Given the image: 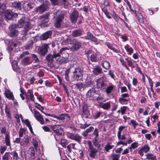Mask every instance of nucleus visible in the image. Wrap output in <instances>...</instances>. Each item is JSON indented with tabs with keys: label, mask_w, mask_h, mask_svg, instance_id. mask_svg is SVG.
Masks as SVG:
<instances>
[{
	"label": "nucleus",
	"mask_w": 160,
	"mask_h": 160,
	"mask_svg": "<svg viewBox=\"0 0 160 160\" xmlns=\"http://www.w3.org/2000/svg\"><path fill=\"white\" fill-rule=\"evenodd\" d=\"M7 147L6 146H1L0 148V153L1 154H3L6 150L7 149Z\"/></svg>",
	"instance_id": "6e6d98bb"
},
{
	"label": "nucleus",
	"mask_w": 160,
	"mask_h": 160,
	"mask_svg": "<svg viewBox=\"0 0 160 160\" xmlns=\"http://www.w3.org/2000/svg\"><path fill=\"white\" fill-rule=\"evenodd\" d=\"M124 48L126 51L129 53L131 54L133 52V49L132 47H130L129 45L127 44L124 46Z\"/></svg>",
	"instance_id": "ea45409f"
},
{
	"label": "nucleus",
	"mask_w": 160,
	"mask_h": 160,
	"mask_svg": "<svg viewBox=\"0 0 160 160\" xmlns=\"http://www.w3.org/2000/svg\"><path fill=\"white\" fill-rule=\"evenodd\" d=\"M10 156L9 152H6L2 157V160H9Z\"/></svg>",
	"instance_id": "a19ab883"
},
{
	"label": "nucleus",
	"mask_w": 160,
	"mask_h": 160,
	"mask_svg": "<svg viewBox=\"0 0 160 160\" xmlns=\"http://www.w3.org/2000/svg\"><path fill=\"white\" fill-rule=\"evenodd\" d=\"M87 144L89 150L94 148H93V146L92 144V142L90 141H88Z\"/></svg>",
	"instance_id": "774afa93"
},
{
	"label": "nucleus",
	"mask_w": 160,
	"mask_h": 160,
	"mask_svg": "<svg viewBox=\"0 0 160 160\" xmlns=\"http://www.w3.org/2000/svg\"><path fill=\"white\" fill-rule=\"evenodd\" d=\"M98 129L96 128H95L93 134L95 136V137L94 138V140L95 141L98 140Z\"/></svg>",
	"instance_id": "49530a36"
},
{
	"label": "nucleus",
	"mask_w": 160,
	"mask_h": 160,
	"mask_svg": "<svg viewBox=\"0 0 160 160\" xmlns=\"http://www.w3.org/2000/svg\"><path fill=\"white\" fill-rule=\"evenodd\" d=\"M101 112L99 111L97 112L94 116V118L95 119H97L99 117L101 114Z\"/></svg>",
	"instance_id": "0e129e2a"
},
{
	"label": "nucleus",
	"mask_w": 160,
	"mask_h": 160,
	"mask_svg": "<svg viewBox=\"0 0 160 160\" xmlns=\"http://www.w3.org/2000/svg\"><path fill=\"white\" fill-rule=\"evenodd\" d=\"M92 35L90 32H87V36L83 37H81V38H84L87 40H90Z\"/></svg>",
	"instance_id": "de8ad7c7"
},
{
	"label": "nucleus",
	"mask_w": 160,
	"mask_h": 160,
	"mask_svg": "<svg viewBox=\"0 0 160 160\" xmlns=\"http://www.w3.org/2000/svg\"><path fill=\"white\" fill-rule=\"evenodd\" d=\"M48 5L43 4L36 8L35 12L39 13H42L48 9Z\"/></svg>",
	"instance_id": "9d476101"
},
{
	"label": "nucleus",
	"mask_w": 160,
	"mask_h": 160,
	"mask_svg": "<svg viewBox=\"0 0 160 160\" xmlns=\"http://www.w3.org/2000/svg\"><path fill=\"white\" fill-rule=\"evenodd\" d=\"M73 78L74 80L77 81L81 79L82 78L83 75L82 70L79 68H76L74 71L73 72Z\"/></svg>",
	"instance_id": "20e7f679"
},
{
	"label": "nucleus",
	"mask_w": 160,
	"mask_h": 160,
	"mask_svg": "<svg viewBox=\"0 0 160 160\" xmlns=\"http://www.w3.org/2000/svg\"><path fill=\"white\" fill-rule=\"evenodd\" d=\"M99 107L104 110H108L111 107V102H108L106 103H101Z\"/></svg>",
	"instance_id": "412c9836"
},
{
	"label": "nucleus",
	"mask_w": 160,
	"mask_h": 160,
	"mask_svg": "<svg viewBox=\"0 0 160 160\" xmlns=\"http://www.w3.org/2000/svg\"><path fill=\"white\" fill-rule=\"evenodd\" d=\"M114 147L113 145H111L109 142H108L105 146L104 149L106 152H109V150L111 149Z\"/></svg>",
	"instance_id": "c9c22d12"
},
{
	"label": "nucleus",
	"mask_w": 160,
	"mask_h": 160,
	"mask_svg": "<svg viewBox=\"0 0 160 160\" xmlns=\"http://www.w3.org/2000/svg\"><path fill=\"white\" fill-rule=\"evenodd\" d=\"M39 71L38 73V75L39 77H42L44 76V73L43 71L42 70L39 69Z\"/></svg>",
	"instance_id": "338daca9"
},
{
	"label": "nucleus",
	"mask_w": 160,
	"mask_h": 160,
	"mask_svg": "<svg viewBox=\"0 0 160 160\" xmlns=\"http://www.w3.org/2000/svg\"><path fill=\"white\" fill-rule=\"evenodd\" d=\"M66 117H68V115L67 114H62L58 116L57 119L61 120H63L65 119Z\"/></svg>",
	"instance_id": "c03bdc74"
},
{
	"label": "nucleus",
	"mask_w": 160,
	"mask_h": 160,
	"mask_svg": "<svg viewBox=\"0 0 160 160\" xmlns=\"http://www.w3.org/2000/svg\"><path fill=\"white\" fill-rule=\"evenodd\" d=\"M52 34L51 31H48L42 34L40 37V38L42 40H45L48 39L51 36Z\"/></svg>",
	"instance_id": "4be33fe9"
},
{
	"label": "nucleus",
	"mask_w": 160,
	"mask_h": 160,
	"mask_svg": "<svg viewBox=\"0 0 160 160\" xmlns=\"http://www.w3.org/2000/svg\"><path fill=\"white\" fill-rule=\"evenodd\" d=\"M35 149L33 147H31L30 148L29 150L31 153V158L32 160H34L35 158Z\"/></svg>",
	"instance_id": "72a5a7b5"
},
{
	"label": "nucleus",
	"mask_w": 160,
	"mask_h": 160,
	"mask_svg": "<svg viewBox=\"0 0 160 160\" xmlns=\"http://www.w3.org/2000/svg\"><path fill=\"white\" fill-rule=\"evenodd\" d=\"M54 17L57 16L54 23V26L57 28H59L61 26L62 20L64 18V14L62 13L61 11H57L54 13Z\"/></svg>",
	"instance_id": "f03ea898"
},
{
	"label": "nucleus",
	"mask_w": 160,
	"mask_h": 160,
	"mask_svg": "<svg viewBox=\"0 0 160 160\" xmlns=\"http://www.w3.org/2000/svg\"><path fill=\"white\" fill-rule=\"evenodd\" d=\"M95 92V90L94 89L92 88L89 90L87 92L86 94V96L87 97H90L94 95Z\"/></svg>",
	"instance_id": "f704fd0d"
},
{
	"label": "nucleus",
	"mask_w": 160,
	"mask_h": 160,
	"mask_svg": "<svg viewBox=\"0 0 160 160\" xmlns=\"http://www.w3.org/2000/svg\"><path fill=\"white\" fill-rule=\"evenodd\" d=\"M143 151L146 153L148 152L150 150V148L148 144H145L142 148Z\"/></svg>",
	"instance_id": "3c124183"
},
{
	"label": "nucleus",
	"mask_w": 160,
	"mask_h": 160,
	"mask_svg": "<svg viewBox=\"0 0 160 160\" xmlns=\"http://www.w3.org/2000/svg\"><path fill=\"white\" fill-rule=\"evenodd\" d=\"M69 138L75 140L79 143H80L82 137L78 134L71 133L68 135Z\"/></svg>",
	"instance_id": "6e6552de"
},
{
	"label": "nucleus",
	"mask_w": 160,
	"mask_h": 160,
	"mask_svg": "<svg viewBox=\"0 0 160 160\" xmlns=\"http://www.w3.org/2000/svg\"><path fill=\"white\" fill-rule=\"evenodd\" d=\"M101 64L102 67L106 70L109 69L111 66L109 62L106 60H102Z\"/></svg>",
	"instance_id": "a878e982"
},
{
	"label": "nucleus",
	"mask_w": 160,
	"mask_h": 160,
	"mask_svg": "<svg viewBox=\"0 0 160 160\" xmlns=\"http://www.w3.org/2000/svg\"><path fill=\"white\" fill-rule=\"evenodd\" d=\"M76 86L77 88L79 90L82 91L84 90L86 87V85L82 83H78L77 84Z\"/></svg>",
	"instance_id": "2f4dec72"
},
{
	"label": "nucleus",
	"mask_w": 160,
	"mask_h": 160,
	"mask_svg": "<svg viewBox=\"0 0 160 160\" xmlns=\"http://www.w3.org/2000/svg\"><path fill=\"white\" fill-rule=\"evenodd\" d=\"M68 61V58L65 57H60L58 59L57 62L59 64H63L67 62Z\"/></svg>",
	"instance_id": "bb28decb"
},
{
	"label": "nucleus",
	"mask_w": 160,
	"mask_h": 160,
	"mask_svg": "<svg viewBox=\"0 0 160 160\" xmlns=\"http://www.w3.org/2000/svg\"><path fill=\"white\" fill-rule=\"evenodd\" d=\"M29 142V139L28 138L25 139V140H24L23 142H22L20 143V145L21 146H23L24 145H27Z\"/></svg>",
	"instance_id": "680f3d73"
},
{
	"label": "nucleus",
	"mask_w": 160,
	"mask_h": 160,
	"mask_svg": "<svg viewBox=\"0 0 160 160\" xmlns=\"http://www.w3.org/2000/svg\"><path fill=\"white\" fill-rule=\"evenodd\" d=\"M138 146V143L137 142H135L131 144V147L133 148V149H134L137 148Z\"/></svg>",
	"instance_id": "bf43d9fd"
},
{
	"label": "nucleus",
	"mask_w": 160,
	"mask_h": 160,
	"mask_svg": "<svg viewBox=\"0 0 160 160\" xmlns=\"http://www.w3.org/2000/svg\"><path fill=\"white\" fill-rule=\"evenodd\" d=\"M28 6L27 9L29 10L35 6V4L31 2L28 3L26 4Z\"/></svg>",
	"instance_id": "13d9d810"
},
{
	"label": "nucleus",
	"mask_w": 160,
	"mask_h": 160,
	"mask_svg": "<svg viewBox=\"0 0 160 160\" xmlns=\"http://www.w3.org/2000/svg\"><path fill=\"white\" fill-rule=\"evenodd\" d=\"M146 159L148 160H157L156 156L152 154L148 153L146 155Z\"/></svg>",
	"instance_id": "4c0bfd02"
},
{
	"label": "nucleus",
	"mask_w": 160,
	"mask_h": 160,
	"mask_svg": "<svg viewBox=\"0 0 160 160\" xmlns=\"http://www.w3.org/2000/svg\"><path fill=\"white\" fill-rule=\"evenodd\" d=\"M5 142L6 145V146H9L10 148H11V143L10 140V135L9 133H7L5 135Z\"/></svg>",
	"instance_id": "c756f323"
},
{
	"label": "nucleus",
	"mask_w": 160,
	"mask_h": 160,
	"mask_svg": "<svg viewBox=\"0 0 160 160\" xmlns=\"http://www.w3.org/2000/svg\"><path fill=\"white\" fill-rule=\"evenodd\" d=\"M79 13L76 10H74L70 15V19L72 23H75L78 17Z\"/></svg>",
	"instance_id": "9b49d317"
},
{
	"label": "nucleus",
	"mask_w": 160,
	"mask_h": 160,
	"mask_svg": "<svg viewBox=\"0 0 160 160\" xmlns=\"http://www.w3.org/2000/svg\"><path fill=\"white\" fill-rule=\"evenodd\" d=\"M111 157L112 160H118V159L120 157V155L118 154H112Z\"/></svg>",
	"instance_id": "09e8293b"
},
{
	"label": "nucleus",
	"mask_w": 160,
	"mask_h": 160,
	"mask_svg": "<svg viewBox=\"0 0 160 160\" xmlns=\"http://www.w3.org/2000/svg\"><path fill=\"white\" fill-rule=\"evenodd\" d=\"M6 97L9 100H14V97L13 93L8 89H6L4 92Z\"/></svg>",
	"instance_id": "6ab92c4d"
},
{
	"label": "nucleus",
	"mask_w": 160,
	"mask_h": 160,
	"mask_svg": "<svg viewBox=\"0 0 160 160\" xmlns=\"http://www.w3.org/2000/svg\"><path fill=\"white\" fill-rule=\"evenodd\" d=\"M82 33V32L81 29H76L72 31V35L74 37H78L81 35Z\"/></svg>",
	"instance_id": "5701e85b"
},
{
	"label": "nucleus",
	"mask_w": 160,
	"mask_h": 160,
	"mask_svg": "<svg viewBox=\"0 0 160 160\" xmlns=\"http://www.w3.org/2000/svg\"><path fill=\"white\" fill-rule=\"evenodd\" d=\"M119 61L121 62V63L122 66L124 67L126 69L129 70V68L128 67L126 62L124 61V60L123 59H122V58H120Z\"/></svg>",
	"instance_id": "79ce46f5"
},
{
	"label": "nucleus",
	"mask_w": 160,
	"mask_h": 160,
	"mask_svg": "<svg viewBox=\"0 0 160 160\" xmlns=\"http://www.w3.org/2000/svg\"><path fill=\"white\" fill-rule=\"evenodd\" d=\"M96 82L97 86L99 88L104 87L106 85L105 80L102 77L97 79Z\"/></svg>",
	"instance_id": "4468645a"
},
{
	"label": "nucleus",
	"mask_w": 160,
	"mask_h": 160,
	"mask_svg": "<svg viewBox=\"0 0 160 160\" xmlns=\"http://www.w3.org/2000/svg\"><path fill=\"white\" fill-rule=\"evenodd\" d=\"M130 125H132L134 129H135L136 126L138 125V123L137 122L133 119H131L129 123Z\"/></svg>",
	"instance_id": "a18cd8bd"
},
{
	"label": "nucleus",
	"mask_w": 160,
	"mask_h": 160,
	"mask_svg": "<svg viewBox=\"0 0 160 160\" xmlns=\"http://www.w3.org/2000/svg\"><path fill=\"white\" fill-rule=\"evenodd\" d=\"M128 108L127 106H123L121 108V111L122 115L124 114Z\"/></svg>",
	"instance_id": "052dcab7"
},
{
	"label": "nucleus",
	"mask_w": 160,
	"mask_h": 160,
	"mask_svg": "<svg viewBox=\"0 0 160 160\" xmlns=\"http://www.w3.org/2000/svg\"><path fill=\"white\" fill-rule=\"evenodd\" d=\"M22 62L25 64H29L31 63L29 61V59L28 57L25 58L23 60Z\"/></svg>",
	"instance_id": "4d7b16f0"
},
{
	"label": "nucleus",
	"mask_w": 160,
	"mask_h": 160,
	"mask_svg": "<svg viewBox=\"0 0 160 160\" xmlns=\"http://www.w3.org/2000/svg\"><path fill=\"white\" fill-rule=\"evenodd\" d=\"M28 32H26L25 33H24V32H23V31H22V33L24 35L23 36L21 39V40L23 41L24 42L25 41H26L27 40V39L28 38V34L27 33Z\"/></svg>",
	"instance_id": "8fccbe9b"
},
{
	"label": "nucleus",
	"mask_w": 160,
	"mask_h": 160,
	"mask_svg": "<svg viewBox=\"0 0 160 160\" xmlns=\"http://www.w3.org/2000/svg\"><path fill=\"white\" fill-rule=\"evenodd\" d=\"M17 26L16 24H12L9 27V29L10 30L9 36L11 37L17 36L18 34V31L16 29Z\"/></svg>",
	"instance_id": "39448f33"
},
{
	"label": "nucleus",
	"mask_w": 160,
	"mask_h": 160,
	"mask_svg": "<svg viewBox=\"0 0 160 160\" xmlns=\"http://www.w3.org/2000/svg\"><path fill=\"white\" fill-rule=\"evenodd\" d=\"M60 56L59 53H57L56 54H54L53 55L49 54L47 55L46 57L47 61L50 64L52 63L53 59L56 58Z\"/></svg>",
	"instance_id": "2eb2a0df"
},
{
	"label": "nucleus",
	"mask_w": 160,
	"mask_h": 160,
	"mask_svg": "<svg viewBox=\"0 0 160 160\" xmlns=\"http://www.w3.org/2000/svg\"><path fill=\"white\" fill-rule=\"evenodd\" d=\"M92 72L94 75H97L102 73V69L100 66H96L93 68Z\"/></svg>",
	"instance_id": "aec40b11"
},
{
	"label": "nucleus",
	"mask_w": 160,
	"mask_h": 160,
	"mask_svg": "<svg viewBox=\"0 0 160 160\" xmlns=\"http://www.w3.org/2000/svg\"><path fill=\"white\" fill-rule=\"evenodd\" d=\"M51 128L58 136L61 135L63 132V129L61 125H55L51 126Z\"/></svg>",
	"instance_id": "423d86ee"
},
{
	"label": "nucleus",
	"mask_w": 160,
	"mask_h": 160,
	"mask_svg": "<svg viewBox=\"0 0 160 160\" xmlns=\"http://www.w3.org/2000/svg\"><path fill=\"white\" fill-rule=\"evenodd\" d=\"M12 6L16 9L19 10L21 9L20 2L15 1L12 3Z\"/></svg>",
	"instance_id": "473e14b6"
},
{
	"label": "nucleus",
	"mask_w": 160,
	"mask_h": 160,
	"mask_svg": "<svg viewBox=\"0 0 160 160\" xmlns=\"http://www.w3.org/2000/svg\"><path fill=\"white\" fill-rule=\"evenodd\" d=\"M4 15L6 18L8 19H11L14 17H17L18 15L17 13H14L11 10H8L5 12Z\"/></svg>",
	"instance_id": "ddd939ff"
},
{
	"label": "nucleus",
	"mask_w": 160,
	"mask_h": 160,
	"mask_svg": "<svg viewBox=\"0 0 160 160\" xmlns=\"http://www.w3.org/2000/svg\"><path fill=\"white\" fill-rule=\"evenodd\" d=\"M34 116L37 120L41 124H43L44 123V121L42 116L36 110H34Z\"/></svg>",
	"instance_id": "1a4fd4ad"
},
{
	"label": "nucleus",
	"mask_w": 160,
	"mask_h": 160,
	"mask_svg": "<svg viewBox=\"0 0 160 160\" xmlns=\"http://www.w3.org/2000/svg\"><path fill=\"white\" fill-rule=\"evenodd\" d=\"M106 45L109 48L113 51L117 53L119 52V50L113 47L112 46V45L110 43H107Z\"/></svg>",
	"instance_id": "7c9ffc66"
},
{
	"label": "nucleus",
	"mask_w": 160,
	"mask_h": 160,
	"mask_svg": "<svg viewBox=\"0 0 160 160\" xmlns=\"http://www.w3.org/2000/svg\"><path fill=\"white\" fill-rule=\"evenodd\" d=\"M49 15V14L47 13L45 15H43L42 16L41 19L42 20L41 23V26L42 27L48 26V16Z\"/></svg>",
	"instance_id": "f8f14e48"
},
{
	"label": "nucleus",
	"mask_w": 160,
	"mask_h": 160,
	"mask_svg": "<svg viewBox=\"0 0 160 160\" xmlns=\"http://www.w3.org/2000/svg\"><path fill=\"white\" fill-rule=\"evenodd\" d=\"M31 57L33 59V60L35 61V62H39V60L36 54H32Z\"/></svg>",
	"instance_id": "5fc2aeb1"
},
{
	"label": "nucleus",
	"mask_w": 160,
	"mask_h": 160,
	"mask_svg": "<svg viewBox=\"0 0 160 160\" xmlns=\"http://www.w3.org/2000/svg\"><path fill=\"white\" fill-rule=\"evenodd\" d=\"M115 88V86L112 84H110L108 86L106 89V92L107 94L111 93L113 89Z\"/></svg>",
	"instance_id": "cd10ccee"
},
{
	"label": "nucleus",
	"mask_w": 160,
	"mask_h": 160,
	"mask_svg": "<svg viewBox=\"0 0 160 160\" xmlns=\"http://www.w3.org/2000/svg\"><path fill=\"white\" fill-rule=\"evenodd\" d=\"M17 26L19 28H21L23 27L24 29L23 32H24L25 33L30 30L32 28L30 22L28 20L26 19L24 16H23L19 20Z\"/></svg>",
	"instance_id": "f257e3e1"
},
{
	"label": "nucleus",
	"mask_w": 160,
	"mask_h": 160,
	"mask_svg": "<svg viewBox=\"0 0 160 160\" xmlns=\"http://www.w3.org/2000/svg\"><path fill=\"white\" fill-rule=\"evenodd\" d=\"M12 67L13 69L15 71H18L19 69V67L18 66V63L17 61H15L12 64Z\"/></svg>",
	"instance_id": "58836bf2"
},
{
	"label": "nucleus",
	"mask_w": 160,
	"mask_h": 160,
	"mask_svg": "<svg viewBox=\"0 0 160 160\" xmlns=\"http://www.w3.org/2000/svg\"><path fill=\"white\" fill-rule=\"evenodd\" d=\"M32 142L35 150H37V147L38 146V144L36 139L35 138H33L32 139Z\"/></svg>",
	"instance_id": "864d4df0"
},
{
	"label": "nucleus",
	"mask_w": 160,
	"mask_h": 160,
	"mask_svg": "<svg viewBox=\"0 0 160 160\" xmlns=\"http://www.w3.org/2000/svg\"><path fill=\"white\" fill-rule=\"evenodd\" d=\"M138 83V81L137 79L135 77H133L132 81V85L134 86H136L137 85Z\"/></svg>",
	"instance_id": "e2e57ef3"
},
{
	"label": "nucleus",
	"mask_w": 160,
	"mask_h": 160,
	"mask_svg": "<svg viewBox=\"0 0 160 160\" xmlns=\"http://www.w3.org/2000/svg\"><path fill=\"white\" fill-rule=\"evenodd\" d=\"M119 102L122 104H126L128 100L124 98H119Z\"/></svg>",
	"instance_id": "37998d69"
},
{
	"label": "nucleus",
	"mask_w": 160,
	"mask_h": 160,
	"mask_svg": "<svg viewBox=\"0 0 160 160\" xmlns=\"http://www.w3.org/2000/svg\"><path fill=\"white\" fill-rule=\"evenodd\" d=\"M104 97L103 96H98L96 99L95 100L97 101V102L99 104V106L100 104L101 103H102V101L105 102L106 100L103 101V99H104Z\"/></svg>",
	"instance_id": "e433bc0d"
},
{
	"label": "nucleus",
	"mask_w": 160,
	"mask_h": 160,
	"mask_svg": "<svg viewBox=\"0 0 160 160\" xmlns=\"http://www.w3.org/2000/svg\"><path fill=\"white\" fill-rule=\"evenodd\" d=\"M101 59V56L98 53H94L91 56L90 60L92 62H97L100 61Z\"/></svg>",
	"instance_id": "a211bd4d"
},
{
	"label": "nucleus",
	"mask_w": 160,
	"mask_h": 160,
	"mask_svg": "<svg viewBox=\"0 0 160 160\" xmlns=\"http://www.w3.org/2000/svg\"><path fill=\"white\" fill-rule=\"evenodd\" d=\"M18 44V42H9V46L7 48V49L10 54L12 53L13 49L14 48H16Z\"/></svg>",
	"instance_id": "dca6fc26"
},
{
	"label": "nucleus",
	"mask_w": 160,
	"mask_h": 160,
	"mask_svg": "<svg viewBox=\"0 0 160 160\" xmlns=\"http://www.w3.org/2000/svg\"><path fill=\"white\" fill-rule=\"evenodd\" d=\"M28 127L30 132L32 133L33 134L32 128L31 124V122L28 119H26L23 122Z\"/></svg>",
	"instance_id": "393cba45"
},
{
	"label": "nucleus",
	"mask_w": 160,
	"mask_h": 160,
	"mask_svg": "<svg viewBox=\"0 0 160 160\" xmlns=\"http://www.w3.org/2000/svg\"><path fill=\"white\" fill-rule=\"evenodd\" d=\"M69 71L68 70L66 71L65 73V79L67 81H69V78L68 76Z\"/></svg>",
	"instance_id": "69168bd1"
},
{
	"label": "nucleus",
	"mask_w": 160,
	"mask_h": 160,
	"mask_svg": "<svg viewBox=\"0 0 160 160\" xmlns=\"http://www.w3.org/2000/svg\"><path fill=\"white\" fill-rule=\"evenodd\" d=\"M48 45L45 44L38 49V52L39 54L42 55H44L48 51Z\"/></svg>",
	"instance_id": "f3484780"
},
{
	"label": "nucleus",
	"mask_w": 160,
	"mask_h": 160,
	"mask_svg": "<svg viewBox=\"0 0 160 160\" xmlns=\"http://www.w3.org/2000/svg\"><path fill=\"white\" fill-rule=\"evenodd\" d=\"M12 154L13 155V159L15 160H18V153L16 151L12 152Z\"/></svg>",
	"instance_id": "603ef678"
},
{
	"label": "nucleus",
	"mask_w": 160,
	"mask_h": 160,
	"mask_svg": "<svg viewBox=\"0 0 160 160\" xmlns=\"http://www.w3.org/2000/svg\"><path fill=\"white\" fill-rule=\"evenodd\" d=\"M26 98L27 100V103L28 104V106L30 108L29 100L32 101H34V98L33 94L32 91L31 89L28 90L27 93L25 94Z\"/></svg>",
	"instance_id": "0eeeda50"
},
{
	"label": "nucleus",
	"mask_w": 160,
	"mask_h": 160,
	"mask_svg": "<svg viewBox=\"0 0 160 160\" xmlns=\"http://www.w3.org/2000/svg\"><path fill=\"white\" fill-rule=\"evenodd\" d=\"M67 42L68 43L72 44V48L76 49L79 48L81 46V42L77 39L68 37L67 39Z\"/></svg>",
	"instance_id": "7ed1b4c3"
},
{
	"label": "nucleus",
	"mask_w": 160,
	"mask_h": 160,
	"mask_svg": "<svg viewBox=\"0 0 160 160\" xmlns=\"http://www.w3.org/2000/svg\"><path fill=\"white\" fill-rule=\"evenodd\" d=\"M97 152V150L95 148L89 150V156L91 158H94Z\"/></svg>",
	"instance_id": "b1692460"
},
{
	"label": "nucleus",
	"mask_w": 160,
	"mask_h": 160,
	"mask_svg": "<svg viewBox=\"0 0 160 160\" xmlns=\"http://www.w3.org/2000/svg\"><path fill=\"white\" fill-rule=\"evenodd\" d=\"M5 112L6 114V116L8 118V120L10 121L12 117L11 114L10 112L9 108L7 106H5Z\"/></svg>",
	"instance_id": "c85d7f7f"
}]
</instances>
